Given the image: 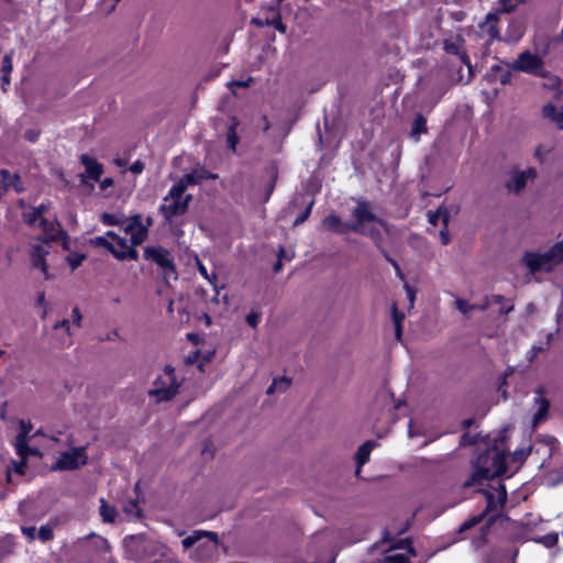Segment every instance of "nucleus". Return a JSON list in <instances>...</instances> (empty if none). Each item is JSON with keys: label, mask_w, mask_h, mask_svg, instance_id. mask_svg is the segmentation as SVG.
Wrapping results in <instances>:
<instances>
[{"label": "nucleus", "mask_w": 563, "mask_h": 563, "mask_svg": "<svg viewBox=\"0 0 563 563\" xmlns=\"http://www.w3.org/2000/svg\"><path fill=\"white\" fill-rule=\"evenodd\" d=\"M352 216L355 220L353 223H342L339 217L329 216L323 220V225L327 229L339 233L353 231L363 235H368L375 241L380 239L382 230L387 231L386 223L371 211L369 205L365 201L357 203Z\"/></svg>", "instance_id": "1"}, {"label": "nucleus", "mask_w": 563, "mask_h": 563, "mask_svg": "<svg viewBox=\"0 0 563 563\" xmlns=\"http://www.w3.org/2000/svg\"><path fill=\"white\" fill-rule=\"evenodd\" d=\"M217 175L207 172L203 168H198L184 175L175 185L172 186L166 197L161 205V211L167 220H172L177 216L184 214L188 209V203L191 200V195H185L188 186L196 185L203 179H214Z\"/></svg>", "instance_id": "2"}, {"label": "nucleus", "mask_w": 563, "mask_h": 563, "mask_svg": "<svg viewBox=\"0 0 563 563\" xmlns=\"http://www.w3.org/2000/svg\"><path fill=\"white\" fill-rule=\"evenodd\" d=\"M505 454L497 445L479 454L476 459L475 471L472 476L464 482L463 487H473L479 485L483 479L500 476L506 473Z\"/></svg>", "instance_id": "3"}, {"label": "nucleus", "mask_w": 563, "mask_h": 563, "mask_svg": "<svg viewBox=\"0 0 563 563\" xmlns=\"http://www.w3.org/2000/svg\"><path fill=\"white\" fill-rule=\"evenodd\" d=\"M563 262V240L545 252H526L522 263L530 273L550 272Z\"/></svg>", "instance_id": "4"}, {"label": "nucleus", "mask_w": 563, "mask_h": 563, "mask_svg": "<svg viewBox=\"0 0 563 563\" xmlns=\"http://www.w3.org/2000/svg\"><path fill=\"white\" fill-rule=\"evenodd\" d=\"M49 208V203H41L38 207L33 208L30 211L23 213L25 222L32 227L40 228L45 234L47 240H59L65 236V232L55 219H48L45 217L46 211Z\"/></svg>", "instance_id": "5"}, {"label": "nucleus", "mask_w": 563, "mask_h": 563, "mask_svg": "<svg viewBox=\"0 0 563 563\" xmlns=\"http://www.w3.org/2000/svg\"><path fill=\"white\" fill-rule=\"evenodd\" d=\"M179 386L180 383L176 378L174 368L166 366L154 380L150 396L154 397L156 401H167L177 394Z\"/></svg>", "instance_id": "6"}, {"label": "nucleus", "mask_w": 563, "mask_h": 563, "mask_svg": "<svg viewBox=\"0 0 563 563\" xmlns=\"http://www.w3.org/2000/svg\"><path fill=\"white\" fill-rule=\"evenodd\" d=\"M19 433L16 435L14 446L16 454L20 457L19 462H13V470L16 474L23 475L25 468V461L29 455H40V451L34 448L27 446L29 434L32 431L31 423H26L24 420L19 422Z\"/></svg>", "instance_id": "7"}, {"label": "nucleus", "mask_w": 563, "mask_h": 563, "mask_svg": "<svg viewBox=\"0 0 563 563\" xmlns=\"http://www.w3.org/2000/svg\"><path fill=\"white\" fill-rule=\"evenodd\" d=\"M383 543H390L388 548V553L382 563H410V558L416 555L415 550L410 547L409 541L407 539L399 540L393 542L389 532L385 533L383 539Z\"/></svg>", "instance_id": "8"}, {"label": "nucleus", "mask_w": 563, "mask_h": 563, "mask_svg": "<svg viewBox=\"0 0 563 563\" xmlns=\"http://www.w3.org/2000/svg\"><path fill=\"white\" fill-rule=\"evenodd\" d=\"M203 539H207V542L200 544V548L206 551V554H203V559H207L211 556L214 552L218 550L219 545V538L216 532L212 531H206V530H196L185 539H183L181 544L184 549H189L196 543L202 541Z\"/></svg>", "instance_id": "9"}, {"label": "nucleus", "mask_w": 563, "mask_h": 563, "mask_svg": "<svg viewBox=\"0 0 563 563\" xmlns=\"http://www.w3.org/2000/svg\"><path fill=\"white\" fill-rule=\"evenodd\" d=\"M560 79L556 76L549 78V86L558 88L551 102L543 107V115L558 124L563 123V90L560 89ZM562 128V125H560Z\"/></svg>", "instance_id": "10"}, {"label": "nucleus", "mask_w": 563, "mask_h": 563, "mask_svg": "<svg viewBox=\"0 0 563 563\" xmlns=\"http://www.w3.org/2000/svg\"><path fill=\"white\" fill-rule=\"evenodd\" d=\"M88 456L86 448L79 446L74 448L69 451L60 453L57 459L54 468L60 471L76 470L87 463Z\"/></svg>", "instance_id": "11"}, {"label": "nucleus", "mask_w": 563, "mask_h": 563, "mask_svg": "<svg viewBox=\"0 0 563 563\" xmlns=\"http://www.w3.org/2000/svg\"><path fill=\"white\" fill-rule=\"evenodd\" d=\"M542 65L543 60L541 56L531 54L530 52L526 51L522 52L514 62L512 67L523 73L544 76L542 71Z\"/></svg>", "instance_id": "12"}, {"label": "nucleus", "mask_w": 563, "mask_h": 563, "mask_svg": "<svg viewBox=\"0 0 563 563\" xmlns=\"http://www.w3.org/2000/svg\"><path fill=\"white\" fill-rule=\"evenodd\" d=\"M109 238L112 239V241L109 244V251L119 260H137V251L135 250V246L133 244H129L128 241L119 235H117L114 232L109 231L107 233Z\"/></svg>", "instance_id": "13"}, {"label": "nucleus", "mask_w": 563, "mask_h": 563, "mask_svg": "<svg viewBox=\"0 0 563 563\" xmlns=\"http://www.w3.org/2000/svg\"><path fill=\"white\" fill-rule=\"evenodd\" d=\"M122 229L130 235L133 246L142 244L147 238V227L142 222L140 214L124 220Z\"/></svg>", "instance_id": "14"}, {"label": "nucleus", "mask_w": 563, "mask_h": 563, "mask_svg": "<svg viewBox=\"0 0 563 563\" xmlns=\"http://www.w3.org/2000/svg\"><path fill=\"white\" fill-rule=\"evenodd\" d=\"M483 495L486 499V509L496 511L501 508L507 498V490L504 484L498 483L497 487H489V489H483Z\"/></svg>", "instance_id": "15"}, {"label": "nucleus", "mask_w": 563, "mask_h": 563, "mask_svg": "<svg viewBox=\"0 0 563 563\" xmlns=\"http://www.w3.org/2000/svg\"><path fill=\"white\" fill-rule=\"evenodd\" d=\"M145 257L155 262L159 267L165 271V274L174 273V265L169 252L163 247H146L144 250Z\"/></svg>", "instance_id": "16"}, {"label": "nucleus", "mask_w": 563, "mask_h": 563, "mask_svg": "<svg viewBox=\"0 0 563 563\" xmlns=\"http://www.w3.org/2000/svg\"><path fill=\"white\" fill-rule=\"evenodd\" d=\"M49 252V245L47 242L42 243H35L31 246V261L34 268L40 269L44 277L47 279L48 273H47V266L45 263V256Z\"/></svg>", "instance_id": "17"}, {"label": "nucleus", "mask_w": 563, "mask_h": 563, "mask_svg": "<svg viewBox=\"0 0 563 563\" xmlns=\"http://www.w3.org/2000/svg\"><path fill=\"white\" fill-rule=\"evenodd\" d=\"M536 175V169L531 167L526 170L515 172L506 186L509 191L519 192L526 187L528 180L533 179Z\"/></svg>", "instance_id": "18"}, {"label": "nucleus", "mask_w": 563, "mask_h": 563, "mask_svg": "<svg viewBox=\"0 0 563 563\" xmlns=\"http://www.w3.org/2000/svg\"><path fill=\"white\" fill-rule=\"evenodd\" d=\"M463 37H448L444 41V51L448 54H453L459 56L461 62L468 67L471 70V62L466 53L463 51Z\"/></svg>", "instance_id": "19"}, {"label": "nucleus", "mask_w": 563, "mask_h": 563, "mask_svg": "<svg viewBox=\"0 0 563 563\" xmlns=\"http://www.w3.org/2000/svg\"><path fill=\"white\" fill-rule=\"evenodd\" d=\"M55 336L59 340L63 346H69L73 343L71 336V327L69 320H62L55 323L54 325Z\"/></svg>", "instance_id": "20"}, {"label": "nucleus", "mask_w": 563, "mask_h": 563, "mask_svg": "<svg viewBox=\"0 0 563 563\" xmlns=\"http://www.w3.org/2000/svg\"><path fill=\"white\" fill-rule=\"evenodd\" d=\"M0 177V183L5 190L14 189L16 192H22L24 190V187L18 174H11L7 169H1Z\"/></svg>", "instance_id": "21"}, {"label": "nucleus", "mask_w": 563, "mask_h": 563, "mask_svg": "<svg viewBox=\"0 0 563 563\" xmlns=\"http://www.w3.org/2000/svg\"><path fill=\"white\" fill-rule=\"evenodd\" d=\"M81 163L86 168V176L98 180L102 174V166L92 157L88 155H81Z\"/></svg>", "instance_id": "22"}, {"label": "nucleus", "mask_w": 563, "mask_h": 563, "mask_svg": "<svg viewBox=\"0 0 563 563\" xmlns=\"http://www.w3.org/2000/svg\"><path fill=\"white\" fill-rule=\"evenodd\" d=\"M252 23H254L256 25H260V26L273 25L280 33H285L286 32V26L282 22L280 14L278 12H275V11L272 12V19H268V18H265V19L254 18L252 20Z\"/></svg>", "instance_id": "23"}, {"label": "nucleus", "mask_w": 563, "mask_h": 563, "mask_svg": "<svg viewBox=\"0 0 563 563\" xmlns=\"http://www.w3.org/2000/svg\"><path fill=\"white\" fill-rule=\"evenodd\" d=\"M374 446H375L374 441H366L358 448V450L356 452V463H357L356 474L360 473L361 467L369 460V455H371V452Z\"/></svg>", "instance_id": "24"}, {"label": "nucleus", "mask_w": 563, "mask_h": 563, "mask_svg": "<svg viewBox=\"0 0 563 563\" xmlns=\"http://www.w3.org/2000/svg\"><path fill=\"white\" fill-rule=\"evenodd\" d=\"M85 540L88 547L96 553H103L109 550L108 541L101 536L90 533Z\"/></svg>", "instance_id": "25"}, {"label": "nucleus", "mask_w": 563, "mask_h": 563, "mask_svg": "<svg viewBox=\"0 0 563 563\" xmlns=\"http://www.w3.org/2000/svg\"><path fill=\"white\" fill-rule=\"evenodd\" d=\"M99 514L102 518V521L107 523L115 522L119 515L117 508L112 505H109L103 498L100 499Z\"/></svg>", "instance_id": "26"}, {"label": "nucleus", "mask_w": 563, "mask_h": 563, "mask_svg": "<svg viewBox=\"0 0 563 563\" xmlns=\"http://www.w3.org/2000/svg\"><path fill=\"white\" fill-rule=\"evenodd\" d=\"M534 400L538 405V410L533 416V423L536 426L545 418L549 410V401L541 394H538Z\"/></svg>", "instance_id": "27"}, {"label": "nucleus", "mask_w": 563, "mask_h": 563, "mask_svg": "<svg viewBox=\"0 0 563 563\" xmlns=\"http://www.w3.org/2000/svg\"><path fill=\"white\" fill-rule=\"evenodd\" d=\"M426 131H427V120L421 114L416 115V118L412 122V128H411V132H410L411 137H413L417 141L419 139L420 134L424 133Z\"/></svg>", "instance_id": "28"}, {"label": "nucleus", "mask_w": 563, "mask_h": 563, "mask_svg": "<svg viewBox=\"0 0 563 563\" xmlns=\"http://www.w3.org/2000/svg\"><path fill=\"white\" fill-rule=\"evenodd\" d=\"M290 386V380L287 377H280L274 379L272 385L267 389V394L272 395L275 391H285Z\"/></svg>", "instance_id": "29"}, {"label": "nucleus", "mask_w": 563, "mask_h": 563, "mask_svg": "<svg viewBox=\"0 0 563 563\" xmlns=\"http://www.w3.org/2000/svg\"><path fill=\"white\" fill-rule=\"evenodd\" d=\"M123 510L129 518H140L141 508L137 503L130 500L123 506Z\"/></svg>", "instance_id": "30"}, {"label": "nucleus", "mask_w": 563, "mask_h": 563, "mask_svg": "<svg viewBox=\"0 0 563 563\" xmlns=\"http://www.w3.org/2000/svg\"><path fill=\"white\" fill-rule=\"evenodd\" d=\"M404 313L397 310L396 303L393 305V320L395 323L396 336L399 340L401 336V321L404 320Z\"/></svg>", "instance_id": "31"}, {"label": "nucleus", "mask_w": 563, "mask_h": 563, "mask_svg": "<svg viewBox=\"0 0 563 563\" xmlns=\"http://www.w3.org/2000/svg\"><path fill=\"white\" fill-rule=\"evenodd\" d=\"M101 221L106 225H121L122 228L124 224V221L122 220L121 216L112 213H102Z\"/></svg>", "instance_id": "32"}, {"label": "nucleus", "mask_w": 563, "mask_h": 563, "mask_svg": "<svg viewBox=\"0 0 563 563\" xmlns=\"http://www.w3.org/2000/svg\"><path fill=\"white\" fill-rule=\"evenodd\" d=\"M551 150L552 148L550 146L543 144L538 145L534 150L533 156L538 162L542 164L547 161V157L550 154Z\"/></svg>", "instance_id": "33"}, {"label": "nucleus", "mask_w": 563, "mask_h": 563, "mask_svg": "<svg viewBox=\"0 0 563 563\" xmlns=\"http://www.w3.org/2000/svg\"><path fill=\"white\" fill-rule=\"evenodd\" d=\"M525 0H499V11L501 12H512L517 9V7L522 3Z\"/></svg>", "instance_id": "34"}, {"label": "nucleus", "mask_w": 563, "mask_h": 563, "mask_svg": "<svg viewBox=\"0 0 563 563\" xmlns=\"http://www.w3.org/2000/svg\"><path fill=\"white\" fill-rule=\"evenodd\" d=\"M455 307L459 311H461L464 314L468 313L472 309L475 308V306L468 303L466 300L461 298L456 299Z\"/></svg>", "instance_id": "35"}, {"label": "nucleus", "mask_w": 563, "mask_h": 563, "mask_svg": "<svg viewBox=\"0 0 563 563\" xmlns=\"http://www.w3.org/2000/svg\"><path fill=\"white\" fill-rule=\"evenodd\" d=\"M440 219H442L444 225L446 227V224H448V216H446L445 212H442L441 210H438L435 213H430L429 214V222L432 223V224H437Z\"/></svg>", "instance_id": "36"}, {"label": "nucleus", "mask_w": 563, "mask_h": 563, "mask_svg": "<svg viewBox=\"0 0 563 563\" xmlns=\"http://www.w3.org/2000/svg\"><path fill=\"white\" fill-rule=\"evenodd\" d=\"M37 538L42 541H48L53 538V530L48 526H42L37 531Z\"/></svg>", "instance_id": "37"}, {"label": "nucleus", "mask_w": 563, "mask_h": 563, "mask_svg": "<svg viewBox=\"0 0 563 563\" xmlns=\"http://www.w3.org/2000/svg\"><path fill=\"white\" fill-rule=\"evenodd\" d=\"M252 81L251 77H247L246 79L241 80H232L228 84L229 88L235 92V88H245L250 86V82Z\"/></svg>", "instance_id": "38"}, {"label": "nucleus", "mask_w": 563, "mask_h": 563, "mask_svg": "<svg viewBox=\"0 0 563 563\" xmlns=\"http://www.w3.org/2000/svg\"><path fill=\"white\" fill-rule=\"evenodd\" d=\"M482 519H483V514L475 516V517L471 518L470 520H466L465 522H463L460 527V530L461 531L468 530L472 527H474L475 525L479 523L482 521Z\"/></svg>", "instance_id": "39"}, {"label": "nucleus", "mask_w": 563, "mask_h": 563, "mask_svg": "<svg viewBox=\"0 0 563 563\" xmlns=\"http://www.w3.org/2000/svg\"><path fill=\"white\" fill-rule=\"evenodd\" d=\"M69 321L73 323V325H75L77 328L81 327L82 314H81V312L79 311V309L77 307H75L71 310V314H70V320Z\"/></svg>", "instance_id": "40"}, {"label": "nucleus", "mask_w": 563, "mask_h": 563, "mask_svg": "<svg viewBox=\"0 0 563 563\" xmlns=\"http://www.w3.org/2000/svg\"><path fill=\"white\" fill-rule=\"evenodd\" d=\"M228 144H229V147L231 150H235V146L238 144V136H236V133H235V126H230L229 129V132H228Z\"/></svg>", "instance_id": "41"}, {"label": "nucleus", "mask_w": 563, "mask_h": 563, "mask_svg": "<svg viewBox=\"0 0 563 563\" xmlns=\"http://www.w3.org/2000/svg\"><path fill=\"white\" fill-rule=\"evenodd\" d=\"M84 258H85V256H84V255H77V254H75V255H70V256H68V257H67V261H68V263H69V265H70L71 269H75V268H77V267L81 264V262L84 261Z\"/></svg>", "instance_id": "42"}, {"label": "nucleus", "mask_w": 563, "mask_h": 563, "mask_svg": "<svg viewBox=\"0 0 563 563\" xmlns=\"http://www.w3.org/2000/svg\"><path fill=\"white\" fill-rule=\"evenodd\" d=\"M261 320V314L257 312H251L246 317V322L252 327L255 328Z\"/></svg>", "instance_id": "43"}, {"label": "nucleus", "mask_w": 563, "mask_h": 563, "mask_svg": "<svg viewBox=\"0 0 563 563\" xmlns=\"http://www.w3.org/2000/svg\"><path fill=\"white\" fill-rule=\"evenodd\" d=\"M21 530L23 534L31 540H34L37 537V530L35 527H22Z\"/></svg>", "instance_id": "44"}, {"label": "nucleus", "mask_w": 563, "mask_h": 563, "mask_svg": "<svg viewBox=\"0 0 563 563\" xmlns=\"http://www.w3.org/2000/svg\"><path fill=\"white\" fill-rule=\"evenodd\" d=\"M405 290L407 292V297H408V300H409V305L410 307L413 306V302H415V298H416V291L415 289L408 285L407 283L405 284Z\"/></svg>", "instance_id": "45"}, {"label": "nucleus", "mask_w": 563, "mask_h": 563, "mask_svg": "<svg viewBox=\"0 0 563 563\" xmlns=\"http://www.w3.org/2000/svg\"><path fill=\"white\" fill-rule=\"evenodd\" d=\"M530 453V450H517L514 452V460L515 461H518V462H521L523 461Z\"/></svg>", "instance_id": "46"}, {"label": "nucleus", "mask_w": 563, "mask_h": 563, "mask_svg": "<svg viewBox=\"0 0 563 563\" xmlns=\"http://www.w3.org/2000/svg\"><path fill=\"white\" fill-rule=\"evenodd\" d=\"M2 70L4 73H11L12 70V60H11V55L7 54L4 57H3V60H2Z\"/></svg>", "instance_id": "47"}, {"label": "nucleus", "mask_w": 563, "mask_h": 563, "mask_svg": "<svg viewBox=\"0 0 563 563\" xmlns=\"http://www.w3.org/2000/svg\"><path fill=\"white\" fill-rule=\"evenodd\" d=\"M311 206H312V203H310L309 207L306 209V211L296 219L295 224H299L308 218L310 210H311Z\"/></svg>", "instance_id": "48"}, {"label": "nucleus", "mask_w": 563, "mask_h": 563, "mask_svg": "<svg viewBox=\"0 0 563 563\" xmlns=\"http://www.w3.org/2000/svg\"><path fill=\"white\" fill-rule=\"evenodd\" d=\"M440 240L443 245H446L450 243V235L445 230L440 231Z\"/></svg>", "instance_id": "49"}, {"label": "nucleus", "mask_w": 563, "mask_h": 563, "mask_svg": "<svg viewBox=\"0 0 563 563\" xmlns=\"http://www.w3.org/2000/svg\"><path fill=\"white\" fill-rule=\"evenodd\" d=\"M143 164L140 163V162H136L134 163L132 166H131V170L134 173V174H140L142 170H143Z\"/></svg>", "instance_id": "50"}, {"label": "nucleus", "mask_w": 563, "mask_h": 563, "mask_svg": "<svg viewBox=\"0 0 563 563\" xmlns=\"http://www.w3.org/2000/svg\"><path fill=\"white\" fill-rule=\"evenodd\" d=\"M96 242H97V244L106 246L109 250L110 241H108L107 238L98 236V238H96Z\"/></svg>", "instance_id": "51"}, {"label": "nucleus", "mask_w": 563, "mask_h": 563, "mask_svg": "<svg viewBox=\"0 0 563 563\" xmlns=\"http://www.w3.org/2000/svg\"><path fill=\"white\" fill-rule=\"evenodd\" d=\"M25 137L31 141V142H34L36 139H37V134L33 131H26L25 132Z\"/></svg>", "instance_id": "52"}, {"label": "nucleus", "mask_w": 563, "mask_h": 563, "mask_svg": "<svg viewBox=\"0 0 563 563\" xmlns=\"http://www.w3.org/2000/svg\"><path fill=\"white\" fill-rule=\"evenodd\" d=\"M199 272L206 279L210 280L207 268L201 264H199Z\"/></svg>", "instance_id": "53"}, {"label": "nucleus", "mask_w": 563, "mask_h": 563, "mask_svg": "<svg viewBox=\"0 0 563 563\" xmlns=\"http://www.w3.org/2000/svg\"><path fill=\"white\" fill-rule=\"evenodd\" d=\"M395 272H396L397 277H399L401 280H405V275H404V273L401 272L400 266L396 267V268H395Z\"/></svg>", "instance_id": "54"}, {"label": "nucleus", "mask_w": 563, "mask_h": 563, "mask_svg": "<svg viewBox=\"0 0 563 563\" xmlns=\"http://www.w3.org/2000/svg\"><path fill=\"white\" fill-rule=\"evenodd\" d=\"M488 35H489V36H493V35H499L498 31L496 30V27H495L494 25H490V26H489Z\"/></svg>", "instance_id": "55"}, {"label": "nucleus", "mask_w": 563, "mask_h": 563, "mask_svg": "<svg viewBox=\"0 0 563 563\" xmlns=\"http://www.w3.org/2000/svg\"><path fill=\"white\" fill-rule=\"evenodd\" d=\"M408 434H409V437H411V438L416 435V433H415V431H413V423H412L411 421H410V422H409V424H408Z\"/></svg>", "instance_id": "56"}, {"label": "nucleus", "mask_w": 563, "mask_h": 563, "mask_svg": "<svg viewBox=\"0 0 563 563\" xmlns=\"http://www.w3.org/2000/svg\"><path fill=\"white\" fill-rule=\"evenodd\" d=\"M9 74L10 73H4V75L2 76V82L3 85H9L10 84V77H9Z\"/></svg>", "instance_id": "57"}, {"label": "nucleus", "mask_w": 563, "mask_h": 563, "mask_svg": "<svg viewBox=\"0 0 563 563\" xmlns=\"http://www.w3.org/2000/svg\"><path fill=\"white\" fill-rule=\"evenodd\" d=\"M283 254H284V251H283V250H280V252H279V258L283 256ZM280 267H282V263H280V260H279V261L277 262V264L275 265V267H274V268H275V271H279V269H280Z\"/></svg>", "instance_id": "58"}, {"label": "nucleus", "mask_w": 563, "mask_h": 563, "mask_svg": "<svg viewBox=\"0 0 563 563\" xmlns=\"http://www.w3.org/2000/svg\"><path fill=\"white\" fill-rule=\"evenodd\" d=\"M386 260L391 264V266H393L394 268H396V267H398V266H399V265H398V263H397L395 260H393L391 257L386 256Z\"/></svg>", "instance_id": "59"}, {"label": "nucleus", "mask_w": 563, "mask_h": 563, "mask_svg": "<svg viewBox=\"0 0 563 563\" xmlns=\"http://www.w3.org/2000/svg\"><path fill=\"white\" fill-rule=\"evenodd\" d=\"M487 20H488V22H489L490 20H494L495 22L497 21V19H496V15H495V14H489V15L487 16Z\"/></svg>", "instance_id": "60"}, {"label": "nucleus", "mask_w": 563, "mask_h": 563, "mask_svg": "<svg viewBox=\"0 0 563 563\" xmlns=\"http://www.w3.org/2000/svg\"><path fill=\"white\" fill-rule=\"evenodd\" d=\"M84 0H76L77 9L81 8Z\"/></svg>", "instance_id": "61"}, {"label": "nucleus", "mask_w": 563, "mask_h": 563, "mask_svg": "<svg viewBox=\"0 0 563 563\" xmlns=\"http://www.w3.org/2000/svg\"><path fill=\"white\" fill-rule=\"evenodd\" d=\"M44 294H41V296L38 297V303H43L44 302Z\"/></svg>", "instance_id": "62"}, {"label": "nucleus", "mask_w": 563, "mask_h": 563, "mask_svg": "<svg viewBox=\"0 0 563 563\" xmlns=\"http://www.w3.org/2000/svg\"><path fill=\"white\" fill-rule=\"evenodd\" d=\"M494 299H495L496 302H499V301H501L503 297L497 295V296L494 297Z\"/></svg>", "instance_id": "63"}, {"label": "nucleus", "mask_w": 563, "mask_h": 563, "mask_svg": "<svg viewBox=\"0 0 563 563\" xmlns=\"http://www.w3.org/2000/svg\"><path fill=\"white\" fill-rule=\"evenodd\" d=\"M462 442H463L464 444H465V443H467V435H464V437L462 438Z\"/></svg>", "instance_id": "64"}]
</instances>
